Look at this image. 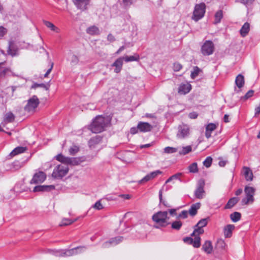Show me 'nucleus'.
<instances>
[{"label":"nucleus","instance_id":"nucleus-1","mask_svg":"<svg viewBox=\"0 0 260 260\" xmlns=\"http://www.w3.org/2000/svg\"><path fill=\"white\" fill-rule=\"evenodd\" d=\"M56 159L62 163L56 166L53 170L52 175L56 179L61 178L66 175L69 171L68 165H77L79 164V160L77 158L65 157L61 154L56 155Z\"/></svg>","mask_w":260,"mask_h":260},{"label":"nucleus","instance_id":"nucleus-2","mask_svg":"<svg viewBox=\"0 0 260 260\" xmlns=\"http://www.w3.org/2000/svg\"><path fill=\"white\" fill-rule=\"evenodd\" d=\"M109 122L108 118L98 115L92 121L89 129L93 133H99L105 130Z\"/></svg>","mask_w":260,"mask_h":260},{"label":"nucleus","instance_id":"nucleus-3","mask_svg":"<svg viewBox=\"0 0 260 260\" xmlns=\"http://www.w3.org/2000/svg\"><path fill=\"white\" fill-rule=\"evenodd\" d=\"M152 218L153 221L161 226H166L170 224L168 222L169 217L167 211H158L152 216Z\"/></svg>","mask_w":260,"mask_h":260},{"label":"nucleus","instance_id":"nucleus-4","mask_svg":"<svg viewBox=\"0 0 260 260\" xmlns=\"http://www.w3.org/2000/svg\"><path fill=\"white\" fill-rule=\"evenodd\" d=\"M206 12V5L203 3L196 4L195 5L192 19L195 21H198L202 19Z\"/></svg>","mask_w":260,"mask_h":260},{"label":"nucleus","instance_id":"nucleus-5","mask_svg":"<svg viewBox=\"0 0 260 260\" xmlns=\"http://www.w3.org/2000/svg\"><path fill=\"white\" fill-rule=\"evenodd\" d=\"M215 50V46L212 41L206 40L201 46V52L204 56L212 55Z\"/></svg>","mask_w":260,"mask_h":260},{"label":"nucleus","instance_id":"nucleus-6","mask_svg":"<svg viewBox=\"0 0 260 260\" xmlns=\"http://www.w3.org/2000/svg\"><path fill=\"white\" fill-rule=\"evenodd\" d=\"M40 104L39 99L36 95H33L27 101V104L25 106L24 109L26 112L33 113Z\"/></svg>","mask_w":260,"mask_h":260},{"label":"nucleus","instance_id":"nucleus-7","mask_svg":"<svg viewBox=\"0 0 260 260\" xmlns=\"http://www.w3.org/2000/svg\"><path fill=\"white\" fill-rule=\"evenodd\" d=\"M255 189L254 188L250 186H245L244 192L246 197L242 199V203L244 205H248L254 201V195Z\"/></svg>","mask_w":260,"mask_h":260},{"label":"nucleus","instance_id":"nucleus-8","mask_svg":"<svg viewBox=\"0 0 260 260\" xmlns=\"http://www.w3.org/2000/svg\"><path fill=\"white\" fill-rule=\"evenodd\" d=\"M86 248L85 246H79L68 250H62L61 251V256H71L79 253L84 251Z\"/></svg>","mask_w":260,"mask_h":260},{"label":"nucleus","instance_id":"nucleus-9","mask_svg":"<svg viewBox=\"0 0 260 260\" xmlns=\"http://www.w3.org/2000/svg\"><path fill=\"white\" fill-rule=\"evenodd\" d=\"M205 181L203 179H200L199 180L197 187L194 191V196L196 198L199 199H203L205 194V191L204 190Z\"/></svg>","mask_w":260,"mask_h":260},{"label":"nucleus","instance_id":"nucleus-10","mask_svg":"<svg viewBox=\"0 0 260 260\" xmlns=\"http://www.w3.org/2000/svg\"><path fill=\"white\" fill-rule=\"evenodd\" d=\"M189 134V126L184 124L179 125L177 137L179 139H184Z\"/></svg>","mask_w":260,"mask_h":260},{"label":"nucleus","instance_id":"nucleus-11","mask_svg":"<svg viewBox=\"0 0 260 260\" xmlns=\"http://www.w3.org/2000/svg\"><path fill=\"white\" fill-rule=\"evenodd\" d=\"M46 178V174L40 171L38 173H36L33 176L32 179L30 180V184H38L43 182Z\"/></svg>","mask_w":260,"mask_h":260},{"label":"nucleus","instance_id":"nucleus-12","mask_svg":"<svg viewBox=\"0 0 260 260\" xmlns=\"http://www.w3.org/2000/svg\"><path fill=\"white\" fill-rule=\"evenodd\" d=\"M124 60L123 57L118 58L111 65L112 67H115L114 72L119 73L122 70L123 63Z\"/></svg>","mask_w":260,"mask_h":260},{"label":"nucleus","instance_id":"nucleus-13","mask_svg":"<svg viewBox=\"0 0 260 260\" xmlns=\"http://www.w3.org/2000/svg\"><path fill=\"white\" fill-rule=\"evenodd\" d=\"M55 189V186L53 185H38L34 187V192H45L49 191Z\"/></svg>","mask_w":260,"mask_h":260},{"label":"nucleus","instance_id":"nucleus-14","mask_svg":"<svg viewBox=\"0 0 260 260\" xmlns=\"http://www.w3.org/2000/svg\"><path fill=\"white\" fill-rule=\"evenodd\" d=\"M17 52L18 48L14 42L12 41H9L8 49L7 50L8 54L12 56H14L18 54Z\"/></svg>","mask_w":260,"mask_h":260},{"label":"nucleus","instance_id":"nucleus-15","mask_svg":"<svg viewBox=\"0 0 260 260\" xmlns=\"http://www.w3.org/2000/svg\"><path fill=\"white\" fill-rule=\"evenodd\" d=\"M123 240V237L118 236L110 239L109 241L106 242L103 244L104 248L107 247L109 245H116L121 242Z\"/></svg>","mask_w":260,"mask_h":260},{"label":"nucleus","instance_id":"nucleus-16","mask_svg":"<svg viewBox=\"0 0 260 260\" xmlns=\"http://www.w3.org/2000/svg\"><path fill=\"white\" fill-rule=\"evenodd\" d=\"M191 85L189 83L181 84L178 88V93L181 94H185L191 90Z\"/></svg>","mask_w":260,"mask_h":260},{"label":"nucleus","instance_id":"nucleus-17","mask_svg":"<svg viewBox=\"0 0 260 260\" xmlns=\"http://www.w3.org/2000/svg\"><path fill=\"white\" fill-rule=\"evenodd\" d=\"M139 131L142 132H148L151 131L152 126L147 122H140L138 124Z\"/></svg>","mask_w":260,"mask_h":260},{"label":"nucleus","instance_id":"nucleus-18","mask_svg":"<svg viewBox=\"0 0 260 260\" xmlns=\"http://www.w3.org/2000/svg\"><path fill=\"white\" fill-rule=\"evenodd\" d=\"M235 225L233 224H228L223 229V233L225 238H230L232 236V233L235 229Z\"/></svg>","mask_w":260,"mask_h":260},{"label":"nucleus","instance_id":"nucleus-19","mask_svg":"<svg viewBox=\"0 0 260 260\" xmlns=\"http://www.w3.org/2000/svg\"><path fill=\"white\" fill-rule=\"evenodd\" d=\"M74 3L79 9H86L89 4V0H74Z\"/></svg>","mask_w":260,"mask_h":260},{"label":"nucleus","instance_id":"nucleus-20","mask_svg":"<svg viewBox=\"0 0 260 260\" xmlns=\"http://www.w3.org/2000/svg\"><path fill=\"white\" fill-rule=\"evenodd\" d=\"M5 62H0V78L4 77L6 75H8L9 73H11L13 76H15L11 71V69L9 68H3L2 65L4 64Z\"/></svg>","mask_w":260,"mask_h":260},{"label":"nucleus","instance_id":"nucleus-21","mask_svg":"<svg viewBox=\"0 0 260 260\" xmlns=\"http://www.w3.org/2000/svg\"><path fill=\"white\" fill-rule=\"evenodd\" d=\"M165 186H164L159 191V199L160 205H162L166 208H170L172 207L171 205L166 200L162 199V190L164 189Z\"/></svg>","mask_w":260,"mask_h":260},{"label":"nucleus","instance_id":"nucleus-22","mask_svg":"<svg viewBox=\"0 0 260 260\" xmlns=\"http://www.w3.org/2000/svg\"><path fill=\"white\" fill-rule=\"evenodd\" d=\"M216 128V125L212 123L208 124L206 127L205 136L207 139L211 137V133Z\"/></svg>","mask_w":260,"mask_h":260},{"label":"nucleus","instance_id":"nucleus-23","mask_svg":"<svg viewBox=\"0 0 260 260\" xmlns=\"http://www.w3.org/2000/svg\"><path fill=\"white\" fill-rule=\"evenodd\" d=\"M102 140V137L100 136H96L90 139L88 142L89 146L90 148L94 147V146L100 143Z\"/></svg>","mask_w":260,"mask_h":260},{"label":"nucleus","instance_id":"nucleus-24","mask_svg":"<svg viewBox=\"0 0 260 260\" xmlns=\"http://www.w3.org/2000/svg\"><path fill=\"white\" fill-rule=\"evenodd\" d=\"M243 174L245 178V179L247 181H251L253 179V174L251 170L249 168L247 167H244L243 168Z\"/></svg>","mask_w":260,"mask_h":260},{"label":"nucleus","instance_id":"nucleus-25","mask_svg":"<svg viewBox=\"0 0 260 260\" xmlns=\"http://www.w3.org/2000/svg\"><path fill=\"white\" fill-rule=\"evenodd\" d=\"M201 206V204L200 203H197L194 204H192L190 208H189L188 212L190 214V216H194L197 213V211L199 209H200Z\"/></svg>","mask_w":260,"mask_h":260},{"label":"nucleus","instance_id":"nucleus-26","mask_svg":"<svg viewBox=\"0 0 260 260\" xmlns=\"http://www.w3.org/2000/svg\"><path fill=\"white\" fill-rule=\"evenodd\" d=\"M250 30V24L248 22H245L240 30V33L242 37H245Z\"/></svg>","mask_w":260,"mask_h":260},{"label":"nucleus","instance_id":"nucleus-27","mask_svg":"<svg viewBox=\"0 0 260 260\" xmlns=\"http://www.w3.org/2000/svg\"><path fill=\"white\" fill-rule=\"evenodd\" d=\"M202 249L207 253H211L213 249L211 242L210 241H205V242L203 245Z\"/></svg>","mask_w":260,"mask_h":260},{"label":"nucleus","instance_id":"nucleus-28","mask_svg":"<svg viewBox=\"0 0 260 260\" xmlns=\"http://www.w3.org/2000/svg\"><path fill=\"white\" fill-rule=\"evenodd\" d=\"M26 150L25 147H17L15 148L10 154L11 156H15L17 154L23 153Z\"/></svg>","mask_w":260,"mask_h":260},{"label":"nucleus","instance_id":"nucleus-29","mask_svg":"<svg viewBox=\"0 0 260 260\" xmlns=\"http://www.w3.org/2000/svg\"><path fill=\"white\" fill-rule=\"evenodd\" d=\"M86 32L90 35H96L100 34V30L98 27L93 25L87 28Z\"/></svg>","mask_w":260,"mask_h":260},{"label":"nucleus","instance_id":"nucleus-30","mask_svg":"<svg viewBox=\"0 0 260 260\" xmlns=\"http://www.w3.org/2000/svg\"><path fill=\"white\" fill-rule=\"evenodd\" d=\"M235 83L237 87L239 88L243 87L244 84V76L241 74L238 75L236 78Z\"/></svg>","mask_w":260,"mask_h":260},{"label":"nucleus","instance_id":"nucleus-31","mask_svg":"<svg viewBox=\"0 0 260 260\" xmlns=\"http://www.w3.org/2000/svg\"><path fill=\"white\" fill-rule=\"evenodd\" d=\"M238 199L236 197H233L230 199L228 202L227 204L225 205V208L231 209L238 203Z\"/></svg>","mask_w":260,"mask_h":260},{"label":"nucleus","instance_id":"nucleus-32","mask_svg":"<svg viewBox=\"0 0 260 260\" xmlns=\"http://www.w3.org/2000/svg\"><path fill=\"white\" fill-rule=\"evenodd\" d=\"M14 120H15V116L12 112H9L5 114V118H4V121L5 122H6V123L12 122L14 121Z\"/></svg>","mask_w":260,"mask_h":260},{"label":"nucleus","instance_id":"nucleus-33","mask_svg":"<svg viewBox=\"0 0 260 260\" xmlns=\"http://www.w3.org/2000/svg\"><path fill=\"white\" fill-rule=\"evenodd\" d=\"M124 57V60L126 62H132L134 61H138L140 59V56L138 54H135L132 56H126Z\"/></svg>","mask_w":260,"mask_h":260},{"label":"nucleus","instance_id":"nucleus-34","mask_svg":"<svg viewBox=\"0 0 260 260\" xmlns=\"http://www.w3.org/2000/svg\"><path fill=\"white\" fill-rule=\"evenodd\" d=\"M222 18V11L221 10L217 11L215 14V20L214 23L215 24L219 23L221 21V20Z\"/></svg>","mask_w":260,"mask_h":260},{"label":"nucleus","instance_id":"nucleus-35","mask_svg":"<svg viewBox=\"0 0 260 260\" xmlns=\"http://www.w3.org/2000/svg\"><path fill=\"white\" fill-rule=\"evenodd\" d=\"M44 24L49 28H50L51 30L55 31L56 32H59V29L56 27L52 23L47 21H44Z\"/></svg>","mask_w":260,"mask_h":260},{"label":"nucleus","instance_id":"nucleus-36","mask_svg":"<svg viewBox=\"0 0 260 260\" xmlns=\"http://www.w3.org/2000/svg\"><path fill=\"white\" fill-rule=\"evenodd\" d=\"M192 151L191 146H187L183 147L181 150L179 151V154L181 155H185Z\"/></svg>","mask_w":260,"mask_h":260},{"label":"nucleus","instance_id":"nucleus-37","mask_svg":"<svg viewBox=\"0 0 260 260\" xmlns=\"http://www.w3.org/2000/svg\"><path fill=\"white\" fill-rule=\"evenodd\" d=\"M61 249L56 250V249H47L45 250V252L47 253L51 254L55 256H61Z\"/></svg>","mask_w":260,"mask_h":260},{"label":"nucleus","instance_id":"nucleus-38","mask_svg":"<svg viewBox=\"0 0 260 260\" xmlns=\"http://www.w3.org/2000/svg\"><path fill=\"white\" fill-rule=\"evenodd\" d=\"M18 87H19V86H11L8 87L6 88V90L8 91V93L10 94V96L11 98H13L14 96L16 97V95L15 94V91L16 90V89Z\"/></svg>","mask_w":260,"mask_h":260},{"label":"nucleus","instance_id":"nucleus-39","mask_svg":"<svg viewBox=\"0 0 260 260\" xmlns=\"http://www.w3.org/2000/svg\"><path fill=\"white\" fill-rule=\"evenodd\" d=\"M230 218L233 222H237L241 218V214L238 212H235L230 215Z\"/></svg>","mask_w":260,"mask_h":260},{"label":"nucleus","instance_id":"nucleus-40","mask_svg":"<svg viewBox=\"0 0 260 260\" xmlns=\"http://www.w3.org/2000/svg\"><path fill=\"white\" fill-rule=\"evenodd\" d=\"M77 220V219H75L74 220H72L68 218H64L62 220L61 222L59 224V226H66L68 225H70L73 222H75Z\"/></svg>","mask_w":260,"mask_h":260},{"label":"nucleus","instance_id":"nucleus-41","mask_svg":"<svg viewBox=\"0 0 260 260\" xmlns=\"http://www.w3.org/2000/svg\"><path fill=\"white\" fill-rule=\"evenodd\" d=\"M188 170L189 172L192 173H196L198 172V165L197 162H193L191 164H190L188 167Z\"/></svg>","mask_w":260,"mask_h":260},{"label":"nucleus","instance_id":"nucleus-42","mask_svg":"<svg viewBox=\"0 0 260 260\" xmlns=\"http://www.w3.org/2000/svg\"><path fill=\"white\" fill-rule=\"evenodd\" d=\"M182 225V223L181 221L179 220H176L173 222L171 224V228L175 230H179L180 229Z\"/></svg>","mask_w":260,"mask_h":260},{"label":"nucleus","instance_id":"nucleus-43","mask_svg":"<svg viewBox=\"0 0 260 260\" xmlns=\"http://www.w3.org/2000/svg\"><path fill=\"white\" fill-rule=\"evenodd\" d=\"M192 245L195 248H199L201 246V238L199 236H195L192 239Z\"/></svg>","mask_w":260,"mask_h":260},{"label":"nucleus","instance_id":"nucleus-44","mask_svg":"<svg viewBox=\"0 0 260 260\" xmlns=\"http://www.w3.org/2000/svg\"><path fill=\"white\" fill-rule=\"evenodd\" d=\"M216 246L218 248L224 249L226 246V244L223 240L219 239L217 242Z\"/></svg>","mask_w":260,"mask_h":260},{"label":"nucleus","instance_id":"nucleus-45","mask_svg":"<svg viewBox=\"0 0 260 260\" xmlns=\"http://www.w3.org/2000/svg\"><path fill=\"white\" fill-rule=\"evenodd\" d=\"M208 223V219L203 218L200 220L198 223L196 225V227L203 228Z\"/></svg>","mask_w":260,"mask_h":260},{"label":"nucleus","instance_id":"nucleus-46","mask_svg":"<svg viewBox=\"0 0 260 260\" xmlns=\"http://www.w3.org/2000/svg\"><path fill=\"white\" fill-rule=\"evenodd\" d=\"M164 150L166 153H173L177 151V148L172 147H166Z\"/></svg>","mask_w":260,"mask_h":260},{"label":"nucleus","instance_id":"nucleus-47","mask_svg":"<svg viewBox=\"0 0 260 260\" xmlns=\"http://www.w3.org/2000/svg\"><path fill=\"white\" fill-rule=\"evenodd\" d=\"M200 69L198 67H194L193 68V71L191 73V77L192 79H194L196 77H197L200 72Z\"/></svg>","mask_w":260,"mask_h":260},{"label":"nucleus","instance_id":"nucleus-48","mask_svg":"<svg viewBox=\"0 0 260 260\" xmlns=\"http://www.w3.org/2000/svg\"><path fill=\"white\" fill-rule=\"evenodd\" d=\"M212 162V158L211 156L207 157L203 161V165L207 168L211 166Z\"/></svg>","mask_w":260,"mask_h":260},{"label":"nucleus","instance_id":"nucleus-49","mask_svg":"<svg viewBox=\"0 0 260 260\" xmlns=\"http://www.w3.org/2000/svg\"><path fill=\"white\" fill-rule=\"evenodd\" d=\"M162 174V172L160 170H156L153 172H151L149 174L150 178L152 179L156 178L158 175Z\"/></svg>","mask_w":260,"mask_h":260},{"label":"nucleus","instance_id":"nucleus-50","mask_svg":"<svg viewBox=\"0 0 260 260\" xmlns=\"http://www.w3.org/2000/svg\"><path fill=\"white\" fill-rule=\"evenodd\" d=\"M92 207L98 210H100L103 208V206L101 204V201H97L93 206Z\"/></svg>","mask_w":260,"mask_h":260},{"label":"nucleus","instance_id":"nucleus-51","mask_svg":"<svg viewBox=\"0 0 260 260\" xmlns=\"http://www.w3.org/2000/svg\"><path fill=\"white\" fill-rule=\"evenodd\" d=\"M204 232V231L203 228L196 227V228L194 229L193 232L191 234V236H195V234L196 233H197L198 235L202 234H203Z\"/></svg>","mask_w":260,"mask_h":260},{"label":"nucleus","instance_id":"nucleus-52","mask_svg":"<svg viewBox=\"0 0 260 260\" xmlns=\"http://www.w3.org/2000/svg\"><path fill=\"white\" fill-rule=\"evenodd\" d=\"M188 212L187 211L183 210L177 216V218L185 219L187 217Z\"/></svg>","mask_w":260,"mask_h":260},{"label":"nucleus","instance_id":"nucleus-53","mask_svg":"<svg viewBox=\"0 0 260 260\" xmlns=\"http://www.w3.org/2000/svg\"><path fill=\"white\" fill-rule=\"evenodd\" d=\"M182 68V66L179 62H175L173 64V70L178 72Z\"/></svg>","mask_w":260,"mask_h":260},{"label":"nucleus","instance_id":"nucleus-54","mask_svg":"<svg viewBox=\"0 0 260 260\" xmlns=\"http://www.w3.org/2000/svg\"><path fill=\"white\" fill-rule=\"evenodd\" d=\"M79 148L78 146H74L71 147L69 149V152L71 154L74 155L78 152Z\"/></svg>","mask_w":260,"mask_h":260},{"label":"nucleus","instance_id":"nucleus-55","mask_svg":"<svg viewBox=\"0 0 260 260\" xmlns=\"http://www.w3.org/2000/svg\"><path fill=\"white\" fill-rule=\"evenodd\" d=\"M181 175V173H177L175 174L172 176H171L169 178H168L166 181V183H168L173 180V179H177L179 178V177Z\"/></svg>","mask_w":260,"mask_h":260},{"label":"nucleus","instance_id":"nucleus-56","mask_svg":"<svg viewBox=\"0 0 260 260\" xmlns=\"http://www.w3.org/2000/svg\"><path fill=\"white\" fill-rule=\"evenodd\" d=\"M151 179L150 178V177L148 174H147L146 176H145L144 177H143L141 180H140L139 181V183L140 184H142L143 183H144V182H148L149 181V180H151Z\"/></svg>","mask_w":260,"mask_h":260},{"label":"nucleus","instance_id":"nucleus-57","mask_svg":"<svg viewBox=\"0 0 260 260\" xmlns=\"http://www.w3.org/2000/svg\"><path fill=\"white\" fill-rule=\"evenodd\" d=\"M7 32V29L4 27L0 26V37H3Z\"/></svg>","mask_w":260,"mask_h":260},{"label":"nucleus","instance_id":"nucleus-58","mask_svg":"<svg viewBox=\"0 0 260 260\" xmlns=\"http://www.w3.org/2000/svg\"><path fill=\"white\" fill-rule=\"evenodd\" d=\"M71 63L73 64H77L79 62V58L76 55H73L71 58Z\"/></svg>","mask_w":260,"mask_h":260},{"label":"nucleus","instance_id":"nucleus-59","mask_svg":"<svg viewBox=\"0 0 260 260\" xmlns=\"http://www.w3.org/2000/svg\"><path fill=\"white\" fill-rule=\"evenodd\" d=\"M38 87L46 88V85L43 83L39 84L35 83L31 86V88L36 89Z\"/></svg>","mask_w":260,"mask_h":260},{"label":"nucleus","instance_id":"nucleus-60","mask_svg":"<svg viewBox=\"0 0 260 260\" xmlns=\"http://www.w3.org/2000/svg\"><path fill=\"white\" fill-rule=\"evenodd\" d=\"M183 241L184 243L192 245V238L189 237H186L183 238Z\"/></svg>","mask_w":260,"mask_h":260},{"label":"nucleus","instance_id":"nucleus-61","mask_svg":"<svg viewBox=\"0 0 260 260\" xmlns=\"http://www.w3.org/2000/svg\"><path fill=\"white\" fill-rule=\"evenodd\" d=\"M253 93H254V90H250L246 93L244 98L245 99H247L251 97L253 95Z\"/></svg>","mask_w":260,"mask_h":260},{"label":"nucleus","instance_id":"nucleus-62","mask_svg":"<svg viewBox=\"0 0 260 260\" xmlns=\"http://www.w3.org/2000/svg\"><path fill=\"white\" fill-rule=\"evenodd\" d=\"M188 116L191 119H196L198 117V114L196 112H192L189 114Z\"/></svg>","mask_w":260,"mask_h":260},{"label":"nucleus","instance_id":"nucleus-63","mask_svg":"<svg viewBox=\"0 0 260 260\" xmlns=\"http://www.w3.org/2000/svg\"><path fill=\"white\" fill-rule=\"evenodd\" d=\"M139 128H138V125L137 127H133L131 128L130 132L132 134H135L138 132Z\"/></svg>","mask_w":260,"mask_h":260},{"label":"nucleus","instance_id":"nucleus-64","mask_svg":"<svg viewBox=\"0 0 260 260\" xmlns=\"http://www.w3.org/2000/svg\"><path fill=\"white\" fill-rule=\"evenodd\" d=\"M176 211H177L176 209H170L169 208L168 210V211H169L170 214L172 216H175L177 215Z\"/></svg>","mask_w":260,"mask_h":260}]
</instances>
